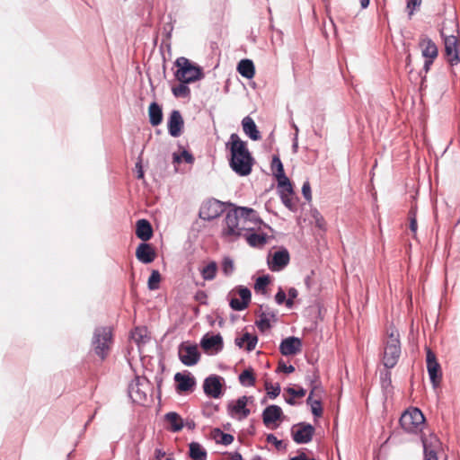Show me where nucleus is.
<instances>
[{"label":"nucleus","instance_id":"f257e3e1","mask_svg":"<svg viewBox=\"0 0 460 460\" xmlns=\"http://www.w3.org/2000/svg\"><path fill=\"white\" fill-rule=\"evenodd\" d=\"M226 149L229 153L228 164L232 171L242 177L251 174L255 159L247 147V142L242 140L238 134L232 133L226 143Z\"/></svg>","mask_w":460,"mask_h":460},{"label":"nucleus","instance_id":"f03ea898","mask_svg":"<svg viewBox=\"0 0 460 460\" xmlns=\"http://www.w3.org/2000/svg\"><path fill=\"white\" fill-rule=\"evenodd\" d=\"M174 64L177 66L174 76L181 83H194L205 76L202 67L185 57L178 58Z\"/></svg>","mask_w":460,"mask_h":460},{"label":"nucleus","instance_id":"7ed1b4c3","mask_svg":"<svg viewBox=\"0 0 460 460\" xmlns=\"http://www.w3.org/2000/svg\"><path fill=\"white\" fill-rule=\"evenodd\" d=\"M401 342L399 332L392 329L388 334V340L385 346L383 364L385 368H393L398 362L401 356Z\"/></svg>","mask_w":460,"mask_h":460},{"label":"nucleus","instance_id":"20e7f679","mask_svg":"<svg viewBox=\"0 0 460 460\" xmlns=\"http://www.w3.org/2000/svg\"><path fill=\"white\" fill-rule=\"evenodd\" d=\"M234 208L229 209L224 220V226L221 231L222 237H235L238 238L243 235V232L246 229L247 226L243 225L241 217L239 215V208L233 206Z\"/></svg>","mask_w":460,"mask_h":460},{"label":"nucleus","instance_id":"39448f33","mask_svg":"<svg viewBox=\"0 0 460 460\" xmlns=\"http://www.w3.org/2000/svg\"><path fill=\"white\" fill-rule=\"evenodd\" d=\"M112 341V332L110 327H96L92 339V347L94 353L104 360L110 350V343Z\"/></svg>","mask_w":460,"mask_h":460},{"label":"nucleus","instance_id":"423d86ee","mask_svg":"<svg viewBox=\"0 0 460 460\" xmlns=\"http://www.w3.org/2000/svg\"><path fill=\"white\" fill-rule=\"evenodd\" d=\"M151 389V383L146 377L137 376L129 383L128 393L133 402L144 404L147 400V394Z\"/></svg>","mask_w":460,"mask_h":460},{"label":"nucleus","instance_id":"0eeeda50","mask_svg":"<svg viewBox=\"0 0 460 460\" xmlns=\"http://www.w3.org/2000/svg\"><path fill=\"white\" fill-rule=\"evenodd\" d=\"M399 422L407 433H416L418 430H421L425 417L419 408H411L402 414Z\"/></svg>","mask_w":460,"mask_h":460},{"label":"nucleus","instance_id":"6e6552de","mask_svg":"<svg viewBox=\"0 0 460 460\" xmlns=\"http://www.w3.org/2000/svg\"><path fill=\"white\" fill-rule=\"evenodd\" d=\"M226 206H234V204L222 202L217 199H209L202 203L199 217L205 221H211L218 217L226 210Z\"/></svg>","mask_w":460,"mask_h":460},{"label":"nucleus","instance_id":"1a4fd4ad","mask_svg":"<svg viewBox=\"0 0 460 460\" xmlns=\"http://www.w3.org/2000/svg\"><path fill=\"white\" fill-rule=\"evenodd\" d=\"M178 355L181 362L187 367L196 365L200 359V353L196 344L181 343L179 346Z\"/></svg>","mask_w":460,"mask_h":460},{"label":"nucleus","instance_id":"9d476101","mask_svg":"<svg viewBox=\"0 0 460 460\" xmlns=\"http://www.w3.org/2000/svg\"><path fill=\"white\" fill-rule=\"evenodd\" d=\"M426 363L430 383L432 386L436 388L441 381L442 372L436 355L430 349H427Z\"/></svg>","mask_w":460,"mask_h":460},{"label":"nucleus","instance_id":"9b49d317","mask_svg":"<svg viewBox=\"0 0 460 460\" xmlns=\"http://www.w3.org/2000/svg\"><path fill=\"white\" fill-rule=\"evenodd\" d=\"M314 431L312 424L299 422L292 429V438L296 444H307L313 439Z\"/></svg>","mask_w":460,"mask_h":460},{"label":"nucleus","instance_id":"f8f14e48","mask_svg":"<svg viewBox=\"0 0 460 460\" xmlns=\"http://www.w3.org/2000/svg\"><path fill=\"white\" fill-rule=\"evenodd\" d=\"M223 377L217 375H210L203 382V390L207 396L219 398L223 394Z\"/></svg>","mask_w":460,"mask_h":460},{"label":"nucleus","instance_id":"ddd939ff","mask_svg":"<svg viewBox=\"0 0 460 460\" xmlns=\"http://www.w3.org/2000/svg\"><path fill=\"white\" fill-rule=\"evenodd\" d=\"M290 261V255L288 249L282 247L276 251L271 259L268 257V266L271 271H280L284 270Z\"/></svg>","mask_w":460,"mask_h":460},{"label":"nucleus","instance_id":"4468645a","mask_svg":"<svg viewBox=\"0 0 460 460\" xmlns=\"http://www.w3.org/2000/svg\"><path fill=\"white\" fill-rule=\"evenodd\" d=\"M199 344L204 351L213 350L215 354L220 352L224 348V341L220 333H206L202 336Z\"/></svg>","mask_w":460,"mask_h":460},{"label":"nucleus","instance_id":"2eb2a0df","mask_svg":"<svg viewBox=\"0 0 460 460\" xmlns=\"http://www.w3.org/2000/svg\"><path fill=\"white\" fill-rule=\"evenodd\" d=\"M249 399H252V397H247L245 395L239 397L234 402H231L227 405V411L231 417H234L235 415H239V420H243L247 418L251 411L247 408V402Z\"/></svg>","mask_w":460,"mask_h":460},{"label":"nucleus","instance_id":"dca6fc26","mask_svg":"<svg viewBox=\"0 0 460 460\" xmlns=\"http://www.w3.org/2000/svg\"><path fill=\"white\" fill-rule=\"evenodd\" d=\"M184 127V120L180 111L172 110L167 120L168 133L172 137L181 135Z\"/></svg>","mask_w":460,"mask_h":460},{"label":"nucleus","instance_id":"f3484780","mask_svg":"<svg viewBox=\"0 0 460 460\" xmlns=\"http://www.w3.org/2000/svg\"><path fill=\"white\" fill-rule=\"evenodd\" d=\"M445 55L451 66L457 65L460 62V56L457 48L458 40L456 36H447L444 40Z\"/></svg>","mask_w":460,"mask_h":460},{"label":"nucleus","instance_id":"a211bd4d","mask_svg":"<svg viewBox=\"0 0 460 460\" xmlns=\"http://www.w3.org/2000/svg\"><path fill=\"white\" fill-rule=\"evenodd\" d=\"M238 295L240 299L236 297L231 298L229 302L230 307L234 311H243L246 309L252 299L251 290L243 286L238 287Z\"/></svg>","mask_w":460,"mask_h":460},{"label":"nucleus","instance_id":"6ab92c4d","mask_svg":"<svg viewBox=\"0 0 460 460\" xmlns=\"http://www.w3.org/2000/svg\"><path fill=\"white\" fill-rule=\"evenodd\" d=\"M302 348V340L298 337L289 336L281 341L279 351L283 356L297 354Z\"/></svg>","mask_w":460,"mask_h":460},{"label":"nucleus","instance_id":"aec40b11","mask_svg":"<svg viewBox=\"0 0 460 460\" xmlns=\"http://www.w3.org/2000/svg\"><path fill=\"white\" fill-rule=\"evenodd\" d=\"M242 236L245 237L248 244L254 248H261L268 242V235L265 233H255L254 227L250 226H246Z\"/></svg>","mask_w":460,"mask_h":460},{"label":"nucleus","instance_id":"412c9836","mask_svg":"<svg viewBox=\"0 0 460 460\" xmlns=\"http://www.w3.org/2000/svg\"><path fill=\"white\" fill-rule=\"evenodd\" d=\"M261 309L262 312L260 314V319L255 322V324L258 329L263 332L271 328L270 320L277 322L278 317L277 313L269 305H261Z\"/></svg>","mask_w":460,"mask_h":460},{"label":"nucleus","instance_id":"4be33fe9","mask_svg":"<svg viewBox=\"0 0 460 460\" xmlns=\"http://www.w3.org/2000/svg\"><path fill=\"white\" fill-rule=\"evenodd\" d=\"M156 253L152 245L146 242L140 243L136 250L137 259L144 263L149 264L155 259Z\"/></svg>","mask_w":460,"mask_h":460},{"label":"nucleus","instance_id":"5701e85b","mask_svg":"<svg viewBox=\"0 0 460 460\" xmlns=\"http://www.w3.org/2000/svg\"><path fill=\"white\" fill-rule=\"evenodd\" d=\"M174 380L177 383L176 390L179 393L189 392L192 390L196 385V380L190 374L186 375L178 372L174 375Z\"/></svg>","mask_w":460,"mask_h":460},{"label":"nucleus","instance_id":"b1692460","mask_svg":"<svg viewBox=\"0 0 460 460\" xmlns=\"http://www.w3.org/2000/svg\"><path fill=\"white\" fill-rule=\"evenodd\" d=\"M239 208V215L241 217V220L243 225L248 226V223H252L254 226H260L263 224V221L260 217L258 212L253 208L247 207H238Z\"/></svg>","mask_w":460,"mask_h":460},{"label":"nucleus","instance_id":"393cba45","mask_svg":"<svg viewBox=\"0 0 460 460\" xmlns=\"http://www.w3.org/2000/svg\"><path fill=\"white\" fill-rule=\"evenodd\" d=\"M283 415V411L280 406L271 404L267 406L262 411V420L266 426L272 424L279 420Z\"/></svg>","mask_w":460,"mask_h":460},{"label":"nucleus","instance_id":"a878e982","mask_svg":"<svg viewBox=\"0 0 460 460\" xmlns=\"http://www.w3.org/2000/svg\"><path fill=\"white\" fill-rule=\"evenodd\" d=\"M154 231L151 223L147 219H139L136 225V235L143 242H147L153 236Z\"/></svg>","mask_w":460,"mask_h":460},{"label":"nucleus","instance_id":"bb28decb","mask_svg":"<svg viewBox=\"0 0 460 460\" xmlns=\"http://www.w3.org/2000/svg\"><path fill=\"white\" fill-rule=\"evenodd\" d=\"M243 130L246 136H248L252 140L257 141L261 138V132L259 131L254 120L246 116L242 120Z\"/></svg>","mask_w":460,"mask_h":460},{"label":"nucleus","instance_id":"cd10ccee","mask_svg":"<svg viewBox=\"0 0 460 460\" xmlns=\"http://www.w3.org/2000/svg\"><path fill=\"white\" fill-rule=\"evenodd\" d=\"M164 418L170 425L167 429L173 433L181 431L184 427L183 419L176 411H169Z\"/></svg>","mask_w":460,"mask_h":460},{"label":"nucleus","instance_id":"c85d7f7f","mask_svg":"<svg viewBox=\"0 0 460 460\" xmlns=\"http://www.w3.org/2000/svg\"><path fill=\"white\" fill-rule=\"evenodd\" d=\"M420 46L422 48L421 53L425 58L435 59L438 57V48L435 42L429 37L421 39Z\"/></svg>","mask_w":460,"mask_h":460},{"label":"nucleus","instance_id":"c756f323","mask_svg":"<svg viewBox=\"0 0 460 460\" xmlns=\"http://www.w3.org/2000/svg\"><path fill=\"white\" fill-rule=\"evenodd\" d=\"M149 122L156 127L163 122V109L156 102H152L148 107Z\"/></svg>","mask_w":460,"mask_h":460},{"label":"nucleus","instance_id":"7c9ffc66","mask_svg":"<svg viewBox=\"0 0 460 460\" xmlns=\"http://www.w3.org/2000/svg\"><path fill=\"white\" fill-rule=\"evenodd\" d=\"M257 342L258 337L256 335L251 334L248 332H244L242 337H237L234 340L235 345L239 348H243V344L246 343L245 349L248 352H251L255 349Z\"/></svg>","mask_w":460,"mask_h":460},{"label":"nucleus","instance_id":"2f4dec72","mask_svg":"<svg viewBox=\"0 0 460 460\" xmlns=\"http://www.w3.org/2000/svg\"><path fill=\"white\" fill-rule=\"evenodd\" d=\"M238 73L246 79H252L255 75V66L252 60L244 58L237 65Z\"/></svg>","mask_w":460,"mask_h":460},{"label":"nucleus","instance_id":"473e14b6","mask_svg":"<svg viewBox=\"0 0 460 460\" xmlns=\"http://www.w3.org/2000/svg\"><path fill=\"white\" fill-rule=\"evenodd\" d=\"M189 456L192 460H207L208 453L199 442H191L189 445Z\"/></svg>","mask_w":460,"mask_h":460},{"label":"nucleus","instance_id":"72a5a7b5","mask_svg":"<svg viewBox=\"0 0 460 460\" xmlns=\"http://www.w3.org/2000/svg\"><path fill=\"white\" fill-rule=\"evenodd\" d=\"M380 384L383 393L387 396L393 394L392 374L389 369L380 372Z\"/></svg>","mask_w":460,"mask_h":460},{"label":"nucleus","instance_id":"f704fd0d","mask_svg":"<svg viewBox=\"0 0 460 460\" xmlns=\"http://www.w3.org/2000/svg\"><path fill=\"white\" fill-rule=\"evenodd\" d=\"M239 382L243 386H253L256 381L252 368L244 369L238 376Z\"/></svg>","mask_w":460,"mask_h":460},{"label":"nucleus","instance_id":"c9c22d12","mask_svg":"<svg viewBox=\"0 0 460 460\" xmlns=\"http://www.w3.org/2000/svg\"><path fill=\"white\" fill-rule=\"evenodd\" d=\"M270 168H271L273 175L276 179L284 177V175H286L283 164H282L279 156L277 155H274L272 156Z\"/></svg>","mask_w":460,"mask_h":460},{"label":"nucleus","instance_id":"e433bc0d","mask_svg":"<svg viewBox=\"0 0 460 460\" xmlns=\"http://www.w3.org/2000/svg\"><path fill=\"white\" fill-rule=\"evenodd\" d=\"M278 181V192L280 195L282 193L294 194V189L290 180L287 175L277 179Z\"/></svg>","mask_w":460,"mask_h":460},{"label":"nucleus","instance_id":"4c0bfd02","mask_svg":"<svg viewBox=\"0 0 460 460\" xmlns=\"http://www.w3.org/2000/svg\"><path fill=\"white\" fill-rule=\"evenodd\" d=\"M131 337L137 345L145 344L149 340L145 327H136L131 332Z\"/></svg>","mask_w":460,"mask_h":460},{"label":"nucleus","instance_id":"58836bf2","mask_svg":"<svg viewBox=\"0 0 460 460\" xmlns=\"http://www.w3.org/2000/svg\"><path fill=\"white\" fill-rule=\"evenodd\" d=\"M217 271V264L216 261H210L205 266L200 273L204 280H213L216 278Z\"/></svg>","mask_w":460,"mask_h":460},{"label":"nucleus","instance_id":"ea45409f","mask_svg":"<svg viewBox=\"0 0 460 460\" xmlns=\"http://www.w3.org/2000/svg\"><path fill=\"white\" fill-rule=\"evenodd\" d=\"M189 83H181L172 88V94L177 98H186L190 94V89L188 86Z\"/></svg>","mask_w":460,"mask_h":460},{"label":"nucleus","instance_id":"a19ab883","mask_svg":"<svg viewBox=\"0 0 460 460\" xmlns=\"http://www.w3.org/2000/svg\"><path fill=\"white\" fill-rule=\"evenodd\" d=\"M319 371L317 367H314L312 372L310 373L307 371V374L305 376V381L310 385V388L315 387V390L320 389L319 386Z\"/></svg>","mask_w":460,"mask_h":460},{"label":"nucleus","instance_id":"79ce46f5","mask_svg":"<svg viewBox=\"0 0 460 460\" xmlns=\"http://www.w3.org/2000/svg\"><path fill=\"white\" fill-rule=\"evenodd\" d=\"M161 281V274L157 270H153L147 281V287L149 290H156L159 288V283Z\"/></svg>","mask_w":460,"mask_h":460},{"label":"nucleus","instance_id":"37998d69","mask_svg":"<svg viewBox=\"0 0 460 460\" xmlns=\"http://www.w3.org/2000/svg\"><path fill=\"white\" fill-rule=\"evenodd\" d=\"M424 460H438L437 452L428 444L427 438H421Z\"/></svg>","mask_w":460,"mask_h":460},{"label":"nucleus","instance_id":"c03bdc74","mask_svg":"<svg viewBox=\"0 0 460 460\" xmlns=\"http://www.w3.org/2000/svg\"><path fill=\"white\" fill-rule=\"evenodd\" d=\"M270 279L269 275H263L260 276L256 279V281L254 283V289L256 292H261L262 294H265L266 288L270 284Z\"/></svg>","mask_w":460,"mask_h":460},{"label":"nucleus","instance_id":"a18cd8bd","mask_svg":"<svg viewBox=\"0 0 460 460\" xmlns=\"http://www.w3.org/2000/svg\"><path fill=\"white\" fill-rule=\"evenodd\" d=\"M214 434L215 436H219L220 439L217 440V443H220L224 446H228L231 443H233L234 438L233 435L229 433L223 432L219 428L214 429Z\"/></svg>","mask_w":460,"mask_h":460},{"label":"nucleus","instance_id":"49530a36","mask_svg":"<svg viewBox=\"0 0 460 460\" xmlns=\"http://www.w3.org/2000/svg\"><path fill=\"white\" fill-rule=\"evenodd\" d=\"M181 158H183L185 163L190 164H193L194 160H195L192 154L186 149H184L180 155L175 153L173 154V162L174 163H181Z\"/></svg>","mask_w":460,"mask_h":460},{"label":"nucleus","instance_id":"de8ad7c7","mask_svg":"<svg viewBox=\"0 0 460 460\" xmlns=\"http://www.w3.org/2000/svg\"><path fill=\"white\" fill-rule=\"evenodd\" d=\"M222 272L226 276H230L234 270V261L230 257H225L222 261Z\"/></svg>","mask_w":460,"mask_h":460},{"label":"nucleus","instance_id":"09e8293b","mask_svg":"<svg viewBox=\"0 0 460 460\" xmlns=\"http://www.w3.org/2000/svg\"><path fill=\"white\" fill-rule=\"evenodd\" d=\"M265 389L267 391V394L270 399H275L280 394V385L279 383L272 385L270 383L265 384Z\"/></svg>","mask_w":460,"mask_h":460},{"label":"nucleus","instance_id":"8fccbe9b","mask_svg":"<svg viewBox=\"0 0 460 460\" xmlns=\"http://www.w3.org/2000/svg\"><path fill=\"white\" fill-rule=\"evenodd\" d=\"M292 194H287L282 193L279 195V198L282 201V203L285 205L287 208H288L290 211H296V205L293 201L292 198L290 197Z\"/></svg>","mask_w":460,"mask_h":460},{"label":"nucleus","instance_id":"3c124183","mask_svg":"<svg viewBox=\"0 0 460 460\" xmlns=\"http://www.w3.org/2000/svg\"><path fill=\"white\" fill-rule=\"evenodd\" d=\"M311 411L315 418H319L323 415L322 402L320 399H315L311 403Z\"/></svg>","mask_w":460,"mask_h":460},{"label":"nucleus","instance_id":"603ef678","mask_svg":"<svg viewBox=\"0 0 460 460\" xmlns=\"http://www.w3.org/2000/svg\"><path fill=\"white\" fill-rule=\"evenodd\" d=\"M288 297L286 302V306L290 309L294 306V299L297 297L298 291L295 288H290L288 290Z\"/></svg>","mask_w":460,"mask_h":460},{"label":"nucleus","instance_id":"864d4df0","mask_svg":"<svg viewBox=\"0 0 460 460\" xmlns=\"http://www.w3.org/2000/svg\"><path fill=\"white\" fill-rule=\"evenodd\" d=\"M421 4V0H408L406 9L408 11L409 18L412 16L414 11Z\"/></svg>","mask_w":460,"mask_h":460},{"label":"nucleus","instance_id":"5fc2aeb1","mask_svg":"<svg viewBox=\"0 0 460 460\" xmlns=\"http://www.w3.org/2000/svg\"><path fill=\"white\" fill-rule=\"evenodd\" d=\"M302 194L307 202L312 201V191L309 181H305L302 186Z\"/></svg>","mask_w":460,"mask_h":460},{"label":"nucleus","instance_id":"6e6d98bb","mask_svg":"<svg viewBox=\"0 0 460 460\" xmlns=\"http://www.w3.org/2000/svg\"><path fill=\"white\" fill-rule=\"evenodd\" d=\"M287 393L289 394L293 397H304L306 394V390L303 387H299L298 389H295L293 387H288L286 389Z\"/></svg>","mask_w":460,"mask_h":460},{"label":"nucleus","instance_id":"4d7b16f0","mask_svg":"<svg viewBox=\"0 0 460 460\" xmlns=\"http://www.w3.org/2000/svg\"><path fill=\"white\" fill-rule=\"evenodd\" d=\"M287 300H288V298H287L286 292L281 288H279L278 292L275 295L276 303L278 305H283V304L286 305Z\"/></svg>","mask_w":460,"mask_h":460},{"label":"nucleus","instance_id":"13d9d810","mask_svg":"<svg viewBox=\"0 0 460 460\" xmlns=\"http://www.w3.org/2000/svg\"><path fill=\"white\" fill-rule=\"evenodd\" d=\"M194 299L200 305H208V295L204 290L197 291Z\"/></svg>","mask_w":460,"mask_h":460},{"label":"nucleus","instance_id":"bf43d9fd","mask_svg":"<svg viewBox=\"0 0 460 460\" xmlns=\"http://www.w3.org/2000/svg\"><path fill=\"white\" fill-rule=\"evenodd\" d=\"M277 371L283 372L286 374H291L295 371V367L292 365L287 366L283 360H280L279 362L278 369Z\"/></svg>","mask_w":460,"mask_h":460},{"label":"nucleus","instance_id":"052dcab7","mask_svg":"<svg viewBox=\"0 0 460 460\" xmlns=\"http://www.w3.org/2000/svg\"><path fill=\"white\" fill-rule=\"evenodd\" d=\"M323 122H324V116L323 114H319V115L315 116V118L314 119V123L316 126V128H314L315 135H320V133L318 131L322 128Z\"/></svg>","mask_w":460,"mask_h":460},{"label":"nucleus","instance_id":"680f3d73","mask_svg":"<svg viewBox=\"0 0 460 460\" xmlns=\"http://www.w3.org/2000/svg\"><path fill=\"white\" fill-rule=\"evenodd\" d=\"M266 441L268 443L273 444L278 449H279L281 447L282 443H283L282 440H279L277 438V437L272 433L267 435Z\"/></svg>","mask_w":460,"mask_h":460},{"label":"nucleus","instance_id":"e2e57ef3","mask_svg":"<svg viewBox=\"0 0 460 460\" xmlns=\"http://www.w3.org/2000/svg\"><path fill=\"white\" fill-rule=\"evenodd\" d=\"M313 275H314V272L311 271V274L307 275L305 278V285L306 286L307 289H309V290L312 289L314 285V280L313 279Z\"/></svg>","mask_w":460,"mask_h":460},{"label":"nucleus","instance_id":"0e129e2a","mask_svg":"<svg viewBox=\"0 0 460 460\" xmlns=\"http://www.w3.org/2000/svg\"><path fill=\"white\" fill-rule=\"evenodd\" d=\"M314 218H315V224H316V226L320 229H324L325 228V221L323 219V217H315L314 216Z\"/></svg>","mask_w":460,"mask_h":460},{"label":"nucleus","instance_id":"69168bd1","mask_svg":"<svg viewBox=\"0 0 460 460\" xmlns=\"http://www.w3.org/2000/svg\"><path fill=\"white\" fill-rule=\"evenodd\" d=\"M292 152L296 154L298 152V137L297 134H294V137L292 139Z\"/></svg>","mask_w":460,"mask_h":460},{"label":"nucleus","instance_id":"338daca9","mask_svg":"<svg viewBox=\"0 0 460 460\" xmlns=\"http://www.w3.org/2000/svg\"><path fill=\"white\" fill-rule=\"evenodd\" d=\"M289 460H315L314 458H308L304 452L298 453L297 456L291 457Z\"/></svg>","mask_w":460,"mask_h":460},{"label":"nucleus","instance_id":"774afa93","mask_svg":"<svg viewBox=\"0 0 460 460\" xmlns=\"http://www.w3.org/2000/svg\"><path fill=\"white\" fill-rule=\"evenodd\" d=\"M410 229L412 233L416 234L418 229L417 218L410 219Z\"/></svg>","mask_w":460,"mask_h":460}]
</instances>
